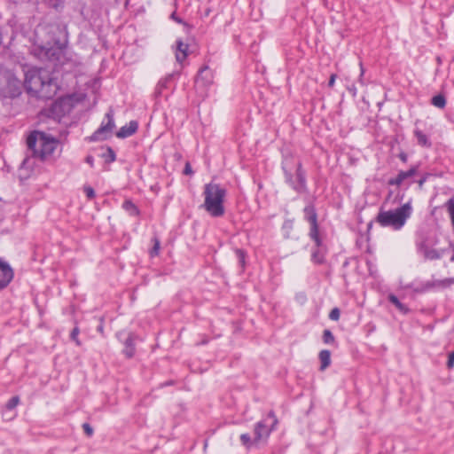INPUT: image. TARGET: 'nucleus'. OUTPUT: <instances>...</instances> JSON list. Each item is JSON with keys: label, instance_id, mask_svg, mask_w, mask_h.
I'll list each match as a JSON object with an SVG mask.
<instances>
[{"label": "nucleus", "instance_id": "1", "mask_svg": "<svg viewBox=\"0 0 454 454\" xmlns=\"http://www.w3.org/2000/svg\"><path fill=\"white\" fill-rule=\"evenodd\" d=\"M23 86L27 93L42 99L53 98L59 89L57 81L43 68H31L25 74Z\"/></svg>", "mask_w": 454, "mask_h": 454}, {"label": "nucleus", "instance_id": "2", "mask_svg": "<svg viewBox=\"0 0 454 454\" xmlns=\"http://www.w3.org/2000/svg\"><path fill=\"white\" fill-rule=\"evenodd\" d=\"M27 156L23 165L29 166L31 158H38L41 160L50 157L58 145V141L43 132L35 131L27 138Z\"/></svg>", "mask_w": 454, "mask_h": 454}, {"label": "nucleus", "instance_id": "3", "mask_svg": "<svg viewBox=\"0 0 454 454\" xmlns=\"http://www.w3.org/2000/svg\"><path fill=\"white\" fill-rule=\"evenodd\" d=\"M227 191L219 184L210 182L204 186L202 207L212 217H221L225 213L224 200Z\"/></svg>", "mask_w": 454, "mask_h": 454}, {"label": "nucleus", "instance_id": "4", "mask_svg": "<svg viewBox=\"0 0 454 454\" xmlns=\"http://www.w3.org/2000/svg\"><path fill=\"white\" fill-rule=\"evenodd\" d=\"M411 215L410 203H405L395 210L380 211L376 217L377 223L382 227H391L394 230H400Z\"/></svg>", "mask_w": 454, "mask_h": 454}, {"label": "nucleus", "instance_id": "5", "mask_svg": "<svg viewBox=\"0 0 454 454\" xmlns=\"http://www.w3.org/2000/svg\"><path fill=\"white\" fill-rule=\"evenodd\" d=\"M23 84L10 70L0 69V97L13 98L21 94Z\"/></svg>", "mask_w": 454, "mask_h": 454}, {"label": "nucleus", "instance_id": "6", "mask_svg": "<svg viewBox=\"0 0 454 454\" xmlns=\"http://www.w3.org/2000/svg\"><path fill=\"white\" fill-rule=\"evenodd\" d=\"M278 423L274 413L270 411L266 419L257 422L254 429V442L259 443L266 440Z\"/></svg>", "mask_w": 454, "mask_h": 454}, {"label": "nucleus", "instance_id": "7", "mask_svg": "<svg viewBox=\"0 0 454 454\" xmlns=\"http://www.w3.org/2000/svg\"><path fill=\"white\" fill-rule=\"evenodd\" d=\"M106 121H103L100 127L90 137L92 141L106 140L111 136L115 127L112 109L106 114Z\"/></svg>", "mask_w": 454, "mask_h": 454}, {"label": "nucleus", "instance_id": "8", "mask_svg": "<svg viewBox=\"0 0 454 454\" xmlns=\"http://www.w3.org/2000/svg\"><path fill=\"white\" fill-rule=\"evenodd\" d=\"M13 278V270L8 262L0 259V291L4 289Z\"/></svg>", "mask_w": 454, "mask_h": 454}, {"label": "nucleus", "instance_id": "9", "mask_svg": "<svg viewBox=\"0 0 454 454\" xmlns=\"http://www.w3.org/2000/svg\"><path fill=\"white\" fill-rule=\"evenodd\" d=\"M213 82V73L207 66H204L199 71L196 78V83H202L204 86L210 85Z\"/></svg>", "mask_w": 454, "mask_h": 454}, {"label": "nucleus", "instance_id": "10", "mask_svg": "<svg viewBox=\"0 0 454 454\" xmlns=\"http://www.w3.org/2000/svg\"><path fill=\"white\" fill-rule=\"evenodd\" d=\"M416 173L417 167H412L408 171H400L396 177L388 180V184L399 186L405 179L413 176Z\"/></svg>", "mask_w": 454, "mask_h": 454}, {"label": "nucleus", "instance_id": "11", "mask_svg": "<svg viewBox=\"0 0 454 454\" xmlns=\"http://www.w3.org/2000/svg\"><path fill=\"white\" fill-rule=\"evenodd\" d=\"M138 125L135 121H129V124L121 127L116 133V136L120 138H125L132 136L137 130Z\"/></svg>", "mask_w": 454, "mask_h": 454}, {"label": "nucleus", "instance_id": "12", "mask_svg": "<svg viewBox=\"0 0 454 454\" xmlns=\"http://www.w3.org/2000/svg\"><path fill=\"white\" fill-rule=\"evenodd\" d=\"M419 252L424 255L426 259L428 260H437L442 257V251H438L434 248H430L426 244H421L419 246Z\"/></svg>", "mask_w": 454, "mask_h": 454}, {"label": "nucleus", "instance_id": "13", "mask_svg": "<svg viewBox=\"0 0 454 454\" xmlns=\"http://www.w3.org/2000/svg\"><path fill=\"white\" fill-rule=\"evenodd\" d=\"M188 44L181 40L176 41V59L178 63L182 64L188 56Z\"/></svg>", "mask_w": 454, "mask_h": 454}, {"label": "nucleus", "instance_id": "14", "mask_svg": "<svg viewBox=\"0 0 454 454\" xmlns=\"http://www.w3.org/2000/svg\"><path fill=\"white\" fill-rule=\"evenodd\" d=\"M135 335L133 333H129V337L127 338L124 343L125 348L123 349V353L129 358L132 357L135 354Z\"/></svg>", "mask_w": 454, "mask_h": 454}, {"label": "nucleus", "instance_id": "15", "mask_svg": "<svg viewBox=\"0 0 454 454\" xmlns=\"http://www.w3.org/2000/svg\"><path fill=\"white\" fill-rule=\"evenodd\" d=\"M304 218L311 224L317 223V215L313 205H307L304 209Z\"/></svg>", "mask_w": 454, "mask_h": 454}, {"label": "nucleus", "instance_id": "16", "mask_svg": "<svg viewBox=\"0 0 454 454\" xmlns=\"http://www.w3.org/2000/svg\"><path fill=\"white\" fill-rule=\"evenodd\" d=\"M320 371H325L331 364V352L324 349L319 353Z\"/></svg>", "mask_w": 454, "mask_h": 454}, {"label": "nucleus", "instance_id": "17", "mask_svg": "<svg viewBox=\"0 0 454 454\" xmlns=\"http://www.w3.org/2000/svg\"><path fill=\"white\" fill-rule=\"evenodd\" d=\"M414 135L417 138L418 144L424 147H430L431 142L429 141L427 135H425L421 130L416 129L414 131Z\"/></svg>", "mask_w": 454, "mask_h": 454}, {"label": "nucleus", "instance_id": "18", "mask_svg": "<svg viewBox=\"0 0 454 454\" xmlns=\"http://www.w3.org/2000/svg\"><path fill=\"white\" fill-rule=\"evenodd\" d=\"M176 74L177 75V74H179V73H178V72H176V73H172V74H168V76H166L164 79L160 80V81L158 82V84H157V88H156V91H155V93H156L157 95H160V94H161V90H162V89H164V88H166V87H167L168 82L169 81H171V80H172V78H173Z\"/></svg>", "mask_w": 454, "mask_h": 454}, {"label": "nucleus", "instance_id": "19", "mask_svg": "<svg viewBox=\"0 0 454 454\" xmlns=\"http://www.w3.org/2000/svg\"><path fill=\"white\" fill-rule=\"evenodd\" d=\"M309 237L315 241L317 247H319L321 245V240L318 235L317 223L310 224Z\"/></svg>", "mask_w": 454, "mask_h": 454}, {"label": "nucleus", "instance_id": "20", "mask_svg": "<svg viewBox=\"0 0 454 454\" xmlns=\"http://www.w3.org/2000/svg\"><path fill=\"white\" fill-rule=\"evenodd\" d=\"M122 207L129 212L130 215H137L139 214L138 208L131 200H125Z\"/></svg>", "mask_w": 454, "mask_h": 454}, {"label": "nucleus", "instance_id": "21", "mask_svg": "<svg viewBox=\"0 0 454 454\" xmlns=\"http://www.w3.org/2000/svg\"><path fill=\"white\" fill-rule=\"evenodd\" d=\"M431 103L435 107H438L440 109H442L446 106V98L443 95L438 94L432 98Z\"/></svg>", "mask_w": 454, "mask_h": 454}, {"label": "nucleus", "instance_id": "22", "mask_svg": "<svg viewBox=\"0 0 454 454\" xmlns=\"http://www.w3.org/2000/svg\"><path fill=\"white\" fill-rule=\"evenodd\" d=\"M388 300L389 301L394 304L401 312L403 313H407L409 311L408 308L400 302V301L398 300V298L394 295V294H390L388 296Z\"/></svg>", "mask_w": 454, "mask_h": 454}, {"label": "nucleus", "instance_id": "23", "mask_svg": "<svg viewBox=\"0 0 454 454\" xmlns=\"http://www.w3.org/2000/svg\"><path fill=\"white\" fill-rule=\"evenodd\" d=\"M240 442L243 446L247 449H250L253 445H257L258 443L254 442V438L252 439L249 434H242L240 435Z\"/></svg>", "mask_w": 454, "mask_h": 454}, {"label": "nucleus", "instance_id": "24", "mask_svg": "<svg viewBox=\"0 0 454 454\" xmlns=\"http://www.w3.org/2000/svg\"><path fill=\"white\" fill-rule=\"evenodd\" d=\"M311 260L315 263H317V264H320V263H322L324 262V255L319 251L318 247L315 251L312 252Z\"/></svg>", "mask_w": 454, "mask_h": 454}, {"label": "nucleus", "instance_id": "25", "mask_svg": "<svg viewBox=\"0 0 454 454\" xmlns=\"http://www.w3.org/2000/svg\"><path fill=\"white\" fill-rule=\"evenodd\" d=\"M106 162H113L115 160V153L110 147L106 150V153L102 155Z\"/></svg>", "mask_w": 454, "mask_h": 454}, {"label": "nucleus", "instance_id": "26", "mask_svg": "<svg viewBox=\"0 0 454 454\" xmlns=\"http://www.w3.org/2000/svg\"><path fill=\"white\" fill-rule=\"evenodd\" d=\"M296 175H297V179H298V181L300 183V186H304L305 176H304L303 171L301 170V163H298V165H297Z\"/></svg>", "mask_w": 454, "mask_h": 454}, {"label": "nucleus", "instance_id": "27", "mask_svg": "<svg viewBox=\"0 0 454 454\" xmlns=\"http://www.w3.org/2000/svg\"><path fill=\"white\" fill-rule=\"evenodd\" d=\"M323 340L326 344L333 343L334 341V336L332 332L328 329H325L323 333Z\"/></svg>", "mask_w": 454, "mask_h": 454}, {"label": "nucleus", "instance_id": "28", "mask_svg": "<svg viewBox=\"0 0 454 454\" xmlns=\"http://www.w3.org/2000/svg\"><path fill=\"white\" fill-rule=\"evenodd\" d=\"M454 284V278H445L443 280H439L435 283H434L432 286H449L450 285Z\"/></svg>", "mask_w": 454, "mask_h": 454}, {"label": "nucleus", "instance_id": "29", "mask_svg": "<svg viewBox=\"0 0 454 454\" xmlns=\"http://www.w3.org/2000/svg\"><path fill=\"white\" fill-rule=\"evenodd\" d=\"M79 333H80L79 328L77 326H75L72 330L71 334H70L71 340H74L76 343L77 346H81V341L78 339Z\"/></svg>", "mask_w": 454, "mask_h": 454}, {"label": "nucleus", "instance_id": "30", "mask_svg": "<svg viewBox=\"0 0 454 454\" xmlns=\"http://www.w3.org/2000/svg\"><path fill=\"white\" fill-rule=\"evenodd\" d=\"M19 403H20V398L18 396H13L8 401L5 407L8 410H12L19 404Z\"/></svg>", "mask_w": 454, "mask_h": 454}, {"label": "nucleus", "instance_id": "31", "mask_svg": "<svg viewBox=\"0 0 454 454\" xmlns=\"http://www.w3.org/2000/svg\"><path fill=\"white\" fill-rule=\"evenodd\" d=\"M153 247L150 254L152 256H155V255H158L159 251H160V241L157 238H154L153 239Z\"/></svg>", "mask_w": 454, "mask_h": 454}, {"label": "nucleus", "instance_id": "32", "mask_svg": "<svg viewBox=\"0 0 454 454\" xmlns=\"http://www.w3.org/2000/svg\"><path fill=\"white\" fill-rule=\"evenodd\" d=\"M83 191L89 200H92L96 195L94 189L89 185H85Z\"/></svg>", "mask_w": 454, "mask_h": 454}, {"label": "nucleus", "instance_id": "33", "mask_svg": "<svg viewBox=\"0 0 454 454\" xmlns=\"http://www.w3.org/2000/svg\"><path fill=\"white\" fill-rule=\"evenodd\" d=\"M340 309L338 308H334L331 310V312L329 314V318L332 320L337 321L340 318Z\"/></svg>", "mask_w": 454, "mask_h": 454}, {"label": "nucleus", "instance_id": "34", "mask_svg": "<svg viewBox=\"0 0 454 454\" xmlns=\"http://www.w3.org/2000/svg\"><path fill=\"white\" fill-rule=\"evenodd\" d=\"M82 428H83V431L86 434V435H88L90 437L92 436V434H93V428L90 427V424H88V423L82 424Z\"/></svg>", "mask_w": 454, "mask_h": 454}, {"label": "nucleus", "instance_id": "35", "mask_svg": "<svg viewBox=\"0 0 454 454\" xmlns=\"http://www.w3.org/2000/svg\"><path fill=\"white\" fill-rule=\"evenodd\" d=\"M236 254L238 255V258H239V263L243 266L244 263H245V253L240 250V249H238L236 251Z\"/></svg>", "mask_w": 454, "mask_h": 454}, {"label": "nucleus", "instance_id": "36", "mask_svg": "<svg viewBox=\"0 0 454 454\" xmlns=\"http://www.w3.org/2000/svg\"><path fill=\"white\" fill-rule=\"evenodd\" d=\"M447 367L448 369H452L454 367V350L449 355Z\"/></svg>", "mask_w": 454, "mask_h": 454}, {"label": "nucleus", "instance_id": "37", "mask_svg": "<svg viewBox=\"0 0 454 454\" xmlns=\"http://www.w3.org/2000/svg\"><path fill=\"white\" fill-rule=\"evenodd\" d=\"M192 173V167L189 163L185 164L184 174L185 175H191Z\"/></svg>", "mask_w": 454, "mask_h": 454}, {"label": "nucleus", "instance_id": "38", "mask_svg": "<svg viewBox=\"0 0 454 454\" xmlns=\"http://www.w3.org/2000/svg\"><path fill=\"white\" fill-rule=\"evenodd\" d=\"M335 79H336V74H333L331 76H330V79H329V82H328V86L329 87H333L334 85V82H335Z\"/></svg>", "mask_w": 454, "mask_h": 454}, {"label": "nucleus", "instance_id": "39", "mask_svg": "<svg viewBox=\"0 0 454 454\" xmlns=\"http://www.w3.org/2000/svg\"><path fill=\"white\" fill-rule=\"evenodd\" d=\"M171 18L178 23H183V20L181 19H179L178 17H176L175 12L171 14Z\"/></svg>", "mask_w": 454, "mask_h": 454}, {"label": "nucleus", "instance_id": "40", "mask_svg": "<svg viewBox=\"0 0 454 454\" xmlns=\"http://www.w3.org/2000/svg\"><path fill=\"white\" fill-rule=\"evenodd\" d=\"M426 181H427V176L422 177V178L418 182L419 186V187H422V186H423V184H424V183H425Z\"/></svg>", "mask_w": 454, "mask_h": 454}, {"label": "nucleus", "instance_id": "41", "mask_svg": "<svg viewBox=\"0 0 454 454\" xmlns=\"http://www.w3.org/2000/svg\"><path fill=\"white\" fill-rule=\"evenodd\" d=\"M399 157L403 162L407 160V155L404 153H401Z\"/></svg>", "mask_w": 454, "mask_h": 454}, {"label": "nucleus", "instance_id": "42", "mask_svg": "<svg viewBox=\"0 0 454 454\" xmlns=\"http://www.w3.org/2000/svg\"><path fill=\"white\" fill-rule=\"evenodd\" d=\"M86 161H87L89 164L92 165V164H93V158H92L91 156H88V157L86 158Z\"/></svg>", "mask_w": 454, "mask_h": 454}, {"label": "nucleus", "instance_id": "43", "mask_svg": "<svg viewBox=\"0 0 454 454\" xmlns=\"http://www.w3.org/2000/svg\"><path fill=\"white\" fill-rule=\"evenodd\" d=\"M360 67H362V64H361V63H360ZM363 74H364V69H363V67H361V74H360V78H359V81H360V82H361V83H363V82H362V76H363Z\"/></svg>", "mask_w": 454, "mask_h": 454}, {"label": "nucleus", "instance_id": "44", "mask_svg": "<svg viewBox=\"0 0 454 454\" xmlns=\"http://www.w3.org/2000/svg\"><path fill=\"white\" fill-rule=\"evenodd\" d=\"M286 179L289 183H292V177H291V175L286 173Z\"/></svg>", "mask_w": 454, "mask_h": 454}, {"label": "nucleus", "instance_id": "45", "mask_svg": "<svg viewBox=\"0 0 454 454\" xmlns=\"http://www.w3.org/2000/svg\"><path fill=\"white\" fill-rule=\"evenodd\" d=\"M98 331L100 333H103V325H102L98 327Z\"/></svg>", "mask_w": 454, "mask_h": 454}, {"label": "nucleus", "instance_id": "46", "mask_svg": "<svg viewBox=\"0 0 454 454\" xmlns=\"http://www.w3.org/2000/svg\"><path fill=\"white\" fill-rule=\"evenodd\" d=\"M352 91H353V95L355 96V95H356V88H355V87L352 89Z\"/></svg>", "mask_w": 454, "mask_h": 454}, {"label": "nucleus", "instance_id": "47", "mask_svg": "<svg viewBox=\"0 0 454 454\" xmlns=\"http://www.w3.org/2000/svg\"><path fill=\"white\" fill-rule=\"evenodd\" d=\"M57 107H59V105H58V104H55V105L53 106V108H54V109H56Z\"/></svg>", "mask_w": 454, "mask_h": 454}]
</instances>
